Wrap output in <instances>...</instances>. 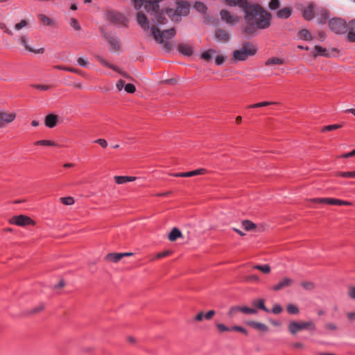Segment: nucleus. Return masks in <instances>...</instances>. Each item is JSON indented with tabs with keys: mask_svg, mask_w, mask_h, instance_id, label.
Wrapping results in <instances>:
<instances>
[{
	"mask_svg": "<svg viewBox=\"0 0 355 355\" xmlns=\"http://www.w3.org/2000/svg\"><path fill=\"white\" fill-rule=\"evenodd\" d=\"M28 26V21L26 19H22L20 22H19L15 25V29L17 31H19L21 28L26 27Z\"/></svg>",
	"mask_w": 355,
	"mask_h": 355,
	"instance_id": "obj_45",
	"label": "nucleus"
},
{
	"mask_svg": "<svg viewBox=\"0 0 355 355\" xmlns=\"http://www.w3.org/2000/svg\"><path fill=\"white\" fill-rule=\"evenodd\" d=\"M310 201L317 203L334 205H351L352 203L348 201L341 200L339 199L322 198H313Z\"/></svg>",
	"mask_w": 355,
	"mask_h": 355,
	"instance_id": "obj_9",
	"label": "nucleus"
},
{
	"mask_svg": "<svg viewBox=\"0 0 355 355\" xmlns=\"http://www.w3.org/2000/svg\"><path fill=\"white\" fill-rule=\"evenodd\" d=\"M241 311V306H234L230 308L228 312V315L230 318L234 317L237 312Z\"/></svg>",
	"mask_w": 355,
	"mask_h": 355,
	"instance_id": "obj_50",
	"label": "nucleus"
},
{
	"mask_svg": "<svg viewBox=\"0 0 355 355\" xmlns=\"http://www.w3.org/2000/svg\"><path fill=\"white\" fill-rule=\"evenodd\" d=\"M232 329V331H239V332H241V333H243L244 334H247V331L245 330V329L243 328L242 327H240V326H233L232 327H231Z\"/></svg>",
	"mask_w": 355,
	"mask_h": 355,
	"instance_id": "obj_59",
	"label": "nucleus"
},
{
	"mask_svg": "<svg viewBox=\"0 0 355 355\" xmlns=\"http://www.w3.org/2000/svg\"><path fill=\"white\" fill-rule=\"evenodd\" d=\"M275 103H275V102L263 101V102L257 103L255 104L250 105L248 107V108H258V107H265V106H268V105L275 104Z\"/></svg>",
	"mask_w": 355,
	"mask_h": 355,
	"instance_id": "obj_40",
	"label": "nucleus"
},
{
	"mask_svg": "<svg viewBox=\"0 0 355 355\" xmlns=\"http://www.w3.org/2000/svg\"><path fill=\"white\" fill-rule=\"evenodd\" d=\"M338 175L343 178H355V171L349 172H339Z\"/></svg>",
	"mask_w": 355,
	"mask_h": 355,
	"instance_id": "obj_51",
	"label": "nucleus"
},
{
	"mask_svg": "<svg viewBox=\"0 0 355 355\" xmlns=\"http://www.w3.org/2000/svg\"><path fill=\"white\" fill-rule=\"evenodd\" d=\"M342 125L339 124H333V125H329L327 126L323 127L322 131L326 132V131H331L334 130H337L340 128Z\"/></svg>",
	"mask_w": 355,
	"mask_h": 355,
	"instance_id": "obj_46",
	"label": "nucleus"
},
{
	"mask_svg": "<svg viewBox=\"0 0 355 355\" xmlns=\"http://www.w3.org/2000/svg\"><path fill=\"white\" fill-rule=\"evenodd\" d=\"M206 173L207 170L202 168L189 172L174 173L172 175L174 177L190 178L195 175H204Z\"/></svg>",
	"mask_w": 355,
	"mask_h": 355,
	"instance_id": "obj_16",
	"label": "nucleus"
},
{
	"mask_svg": "<svg viewBox=\"0 0 355 355\" xmlns=\"http://www.w3.org/2000/svg\"><path fill=\"white\" fill-rule=\"evenodd\" d=\"M77 62L81 67H86L88 65V62L83 58H78L77 60Z\"/></svg>",
	"mask_w": 355,
	"mask_h": 355,
	"instance_id": "obj_61",
	"label": "nucleus"
},
{
	"mask_svg": "<svg viewBox=\"0 0 355 355\" xmlns=\"http://www.w3.org/2000/svg\"><path fill=\"white\" fill-rule=\"evenodd\" d=\"M247 324L252 328L259 330L260 331L266 332L268 331V327L263 323H261L255 321H248Z\"/></svg>",
	"mask_w": 355,
	"mask_h": 355,
	"instance_id": "obj_23",
	"label": "nucleus"
},
{
	"mask_svg": "<svg viewBox=\"0 0 355 355\" xmlns=\"http://www.w3.org/2000/svg\"><path fill=\"white\" fill-rule=\"evenodd\" d=\"M347 24L340 18H333L329 21V28L337 34L347 32Z\"/></svg>",
	"mask_w": 355,
	"mask_h": 355,
	"instance_id": "obj_7",
	"label": "nucleus"
},
{
	"mask_svg": "<svg viewBox=\"0 0 355 355\" xmlns=\"http://www.w3.org/2000/svg\"><path fill=\"white\" fill-rule=\"evenodd\" d=\"M288 329L289 332L295 335L300 331L302 329H310L315 330V325L312 321H306V322H297V321H291L289 322L288 325Z\"/></svg>",
	"mask_w": 355,
	"mask_h": 355,
	"instance_id": "obj_5",
	"label": "nucleus"
},
{
	"mask_svg": "<svg viewBox=\"0 0 355 355\" xmlns=\"http://www.w3.org/2000/svg\"><path fill=\"white\" fill-rule=\"evenodd\" d=\"M122 258L123 254H121V253H110L107 254L105 257L107 261L114 263L119 261Z\"/></svg>",
	"mask_w": 355,
	"mask_h": 355,
	"instance_id": "obj_32",
	"label": "nucleus"
},
{
	"mask_svg": "<svg viewBox=\"0 0 355 355\" xmlns=\"http://www.w3.org/2000/svg\"><path fill=\"white\" fill-rule=\"evenodd\" d=\"M176 34V31L174 28H171L164 31H161L158 28L153 26L151 28V35L156 42L163 43L164 38L169 39L174 37Z\"/></svg>",
	"mask_w": 355,
	"mask_h": 355,
	"instance_id": "obj_6",
	"label": "nucleus"
},
{
	"mask_svg": "<svg viewBox=\"0 0 355 355\" xmlns=\"http://www.w3.org/2000/svg\"><path fill=\"white\" fill-rule=\"evenodd\" d=\"M286 310L290 314H297L300 312L299 309L293 304H288L286 306Z\"/></svg>",
	"mask_w": 355,
	"mask_h": 355,
	"instance_id": "obj_41",
	"label": "nucleus"
},
{
	"mask_svg": "<svg viewBox=\"0 0 355 355\" xmlns=\"http://www.w3.org/2000/svg\"><path fill=\"white\" fill-rule=\"evenodd\" d=\"M125 90L130 94H132L136 91V87L131 83L126 84L125 85Z\"/></svg>",
	"mask_w": 355,
	"mask_h": 355,
	"instance_id": "obj_54",
	"label": "nucleus"
},
{
	"mask_svg": "<svg viewBox=\"0 0 355 355\" xmlns=\"http://www.w3.org/2000/svg\"><path fill=\"white\" fill-rule=\"evenodd\" d=\"M103 37L107 40L110 46L112 52H117L121 49L120 39L114 34L106 33L103 28L101 29Z\"/></svg>",
	"mask_w": 355,
	"mask_h": 355,
	"instance_id": "obj_8",
	"label": "nucleus"
},
{
	"mask_svg": "<svg viewBox=\"0 0 355 355\" xmlns=\"http://www.w3.org/2000/svg\"><path fill=\"white\" fill-rule=\"evenodd\" d=\"M215 325H216V327L217 328L218 331L220 334L232 331L231 327H228L225 326L224 324L217 322V323H216Z\"/></svg>",
	"mask_w": 355,
	"mask_h": 355,
	"instance_id": "obj_39",
	"label": "nucleus"
},
{
	"mask_svg": "<svg viewBox=\"0 0 355 355\" xmlns=\"http://www.w3.org/2000/svg\"><path fill=\"white\" fill-rule=\"evenodd\" d=\"M177 6V8L175 11L172 8H168L166 10V15L171 19V20L175 21H180V17L181 16L187 15L190 9V5L185 1H178Z\"/></svg>",
	"mask_w": 355,
	"mask_h": 355,
	"instance_id": "obj_4",
	"label": "nucleus"
},
{
	"mask_svg": "<svg viewBox=\"0 0 355 355\" xmlns=\"http://www.w3.org/2000/svg\"><path fill=\"white\" fill-rule=\"evenodd\" d=\"M18 43L21 46H22L26 51H27L28 52L34 53L36 54H43L45 51L44 48H40L37 49H35L32 48L29 45L28 39L27 36H26V35H21L18 38Z\"/></svg>",
	"mask_w": 355,
	"mask_h": 355,
	"instance_id": "obj_11",
	"label": "nucleus"
},
{
	"mask_svg": "<svg viewBox=\"0 0 355 355\" xmlns=\"http://www.w3.org/2000/svg\"><path fill=\"white\" fill-rule=\"evenodd\" d=\"M137 21L144 31H148L150 28L149 22L146 16L142 11H139L137 15Z\"/></svg>",
	"mask_w": 355,
	"mask_h": 355,
	"instance_id": "obj_17",
	"label": "nucleus"
},
{
	"mask_svg": "<svg viewBox=\"0 0 355 355\" xmlns=\"http://www.w3.org/2000/svg\"><path fill=\"white\" fill-rule=\"evenodd\" d=\"M225 57L222 55H217L215 59V62L217 65H221L225 62Z\"/></svg>",
	"mask_w": 355,
	"mask_h": 355,
	"instance_id": "obj_58",
	"label": "nucleus"
},
{
	"mask_svg": "<svg viewBox=\"0 0 355 355\" xmlns=\"http://www.w3.org/2000/svg\"><path fill=\"white\" fill-rule=\"evenodd\" d=\"M0 28L3 31L4 33L12 35V32L10 30L5 24H0Z\"/></svg>",
	"mask_w": 355,
	"mask_h": 355,
	"instance_id": "obj_60",
	"label": "nucleus"
},
{
	"mask_svg": "<svg viewBox=\"0 0 355 355\" xmlns=\"http://www.w3.org/2000/svg\"><path fill=\"white\" fill-rule=\"evenodd\" d=\"M194 8L201 13H204L206 11V6L200 2H196L194 5Z\"/></svg>",
	"mask_w": 355,
	"mask_h": 355,
	"instance_id": "obj_47",
	"label": "nucleus"
},
{
	"mask_svg": "<svg viewBox=\"0 0 355 355\" xmlns=\"http://www.w3.org/2000/svg\"><path fill=\"white\" fill-rule=\"evenodd\" d=\"M284 60L278 58H270L268 59L265 63L266 65L269 66L272 64H283Z\"/></svg>",
	"mask_w": 355,
	"mask_h": 355,
	"instance_id": "obj_37",
	"label": "nucleus"
},
{
	"mask_svg": "<svg viewBox=\"0 0 355 355\" xmlns=\"http://www.w3.org/2000/svg\"><path fill=\"white\" fill-rule=\"evenodd\" d=\"M254 305L266 312H269V310L264 305L263 300H259L258 301L254 302Z\"/></svg>",
	"mask_w": 355,
	"mask_h": 355,
	"instance_id": "obj_44",
	"label": "nucleus"
},
{
	"mask_svg": "<svg viewBox=\"0 0 355 355\" xmlns=\"http://www.w3.org/2000/svg\"><path fill=\"white\" fill-rule=\"evenodd\" d=\"M253 268L260 270L264 274H268L270 272V267L269 265H254Z\"/></svg>",
	"mask_w": 355,
	"mask_h": 355,
	"instance_id": "obj_38",
	"label": "nucleus"
},
{
	"mask_svg": "<svg viewBox=\"0 0 355 355\" xmlns=\"http://www.w3.org/2000/svg\"><path fill=\"white\" fill-rule=\"evenodd\" d=\"M16 119V114L8 111L0 112V128H6Z\"/></svg>",
	"mask_w": 355,
	"mask_h": 355,
	"instance_id": "obj_10",
	"label": "nucleus"
},
{
	"mask_svg": "<svg viewBox=\"0 0 355 355\" xmlns=\"http://www.w3.org/2000/svg\"><path fill=\"white\" fill-rule=\"evenodd\" d=\"M31 86L35 89H38L43 90V91H46L50 88L49 85H46L34 84V85H32Z\"/></svg>",
	"mask_w": 355,
	"mask_h": 355,
	"instance_id": "obj_57",
	"label": "nucleus"
},
{
	"mask_svg": "<svg viewBox=\"0 0 355 355\" xmlns=\"http://www.w3.org/2000/svg\"><path fill=\"white\" fill-rule=\"evenodd\" d=\"M216 53V51L213 49H209L207 51H205L201 55V58L206 60L210 61L212 58V56Z\"/></svg>",
	"mask_w": 355,
	"mask_h": 355,
	"instance_id": "obj_33",
	"label": "nucleus"
},
{
	"mask_svg": "<svg viewBox=\"0 0 355 355\" xmlns=\"http://www.w3.org/2000/svg\"><path fill=\"white\" fill-rule=\"evenodd\" d=\"M347 40L350 42H355V19L347 24Z\"/></svg>",
	"mask_w": 355,
	"mask_h": 355,
	"instance_id": "obj_18",
	"label": "nucleus"
},
{
	"mask_svg": "<svg viewBox=\"0 0 355 355\" xmlns=\"http://www.w3.org/2000/svg\"><path fill=\"white\" fill-rule=\"evenodd\" d=\"M60 201L65 205H71L75 202L74 199L71 196L62 197L60 198Z\"/></svg>",
	"mask_w": 355,
	"mask_h": 355,
	"instance_id": "obj_43",
	"label": "nucleus"
},
{
	"mask_svg": "<svg viewBox=\"0 0 355 355\" xmlns=\"http://www.w3.org/2000/svg\"><path fill=\"white\" fill-rule=\"evenodd\" d=\"M257 53L255 46L250 42H245L240 49L232 52V60L244 61L249 56H252Z\"/></svg>",
	"mask_w": 355,
	"mask_h": 355,
	"instance_id": "obj_3",
	"label": "nucleus"
},
{
	"mask_svg": "<svg viewBox=\"0 0 355 355\" xmlns=\"http://www.w3.org/2000/svg\"><path fill=\"white\" fill-rule=\"evenodd\" d=\"M291 9L290 8L286 7L279 10L277 12V16L281 19H286L291 15Z\"/></svg>",
	"mask_w": 355,
	"mask_h": 355,
	"instance_id": "obj_31",
	"label": "nucleus"
},
{
	"mask_svg": "<svg viewBox=\"0 0 355 355\" xmlns=\"http://www.w3.org/2000/svg\"><path fill=\"white\" fill-rule=\"evenodd\" d=\"M70 25L75 29V30H77V31H79L80 30V26L78 23V21H77V19H76L75 18H71V22H70Z\"/></svg>",
	"mask_w": 355,
	"mask_h": 355,
	"instance_id": "obj_56",
	"label": "nucleus"
},
{
	"mask_svg": "<svg viewBox=\"0 0 355 355\" xmlns=\"http://www.w3.org/2000/svg\"><path fill=\"white\" fill-rule=\"evenodd\" d=\"M241 312L245 314H256L257 313V310L247 306H241Z\"/></svg>",
	"mask_w": 355,
	"mask_h": 355,
	"instance_id": "obj_42",
	"label": "nucleus"
},
{
	"mask_svg": "<svg viewBox=\"0 0 355 355\" xmlns=\"http://www.w3.org/2000/svg\"><path fill=\"white\" fill-rule=\"evenodd\" d=\"M215 39L218 42L227 43L230 40V34L223 28H217L215 31Z\"/></svg>",
	"mask_w": 355,
	"mask_h": 355,
	"instance_id": "obj_14",
	"label": "nucleus"
},
{
	"mask_svg": "<svg viewBox=\"0 0 355 355\" xmlns=\"http://www.w3.org/2000/svg\"><path fill=\"white\" fill-rule=\"evenodd\" d=\"M36 145H44V146H55L56 144L50 140H40L35 142Z\"/></svg>",
	"mask_w": 355,
	"mask_h": 355,
	"instance_id": "obj_48",
	"label": "nucleus"
},
{
	"mask_svg": "<svg viewBox=\"0 0 355 355\" xmlns=\"http://www.w3.org/2000/svg\"><path fill=\"white\" fill-rule=\"evenodd\" d=\"M96 59L98 60V62H100L101 63V64H103V66L105 67H109L110 69H113L114 71L118 72V73H121V70H120L119 69L118 67L114 65V64H110V62H108L106 60H105L104 58H103L102 57L98 55L96 56Z\"/></svg>",
	"mask_w": 355,
	"mask_h": 355,
	"instance_id": "obj_29",
	"label": "nucleus"
},
{
	"mask_svg": "<svg viewBox=\"0 0 355 355\" xmlns=\"http://www.w3.org/2000/svg\"><path fill=\"white\" fill-rule=\"evenodd\" d=\"M243 10L245 22L243 33L246 35H256L259 29H266L270 26L271 15L259 5L248 3Z\"/></svg>",
	"mask_w": 355,
	"mask_h": 355,
	"instance_id": "obj_1",
	"label": "nucleus"
},
{
	"mask_svg": "<svg viewBox=\"0 0 355 355\" xmlns=\"http://www.w3.org/2000/svg\"><path fill=\"white\" fill-rule=\"evenodd\" d=\"M242 226L246 231H250L256 228L257 225L249 220L242 221Z\"/></svg>",
	"mask_w": 355,
	"mask_h": 355,
	"instance_id": "obj_34",
	"label": "nucleus"
},
{
	"mask_svg": "<svg viewBox=\"0 0 355 355\" xmlns=\"http://www.w3.org/2000/svg\"><path fill=\"white\" fill-rule=\"evenodd\" d=\"M109 19L116 24H123L125 21V17L119 12H110L109 13Z\"/></svg>",
	"mask_w": 355,
	"mask_h": 355,
	"instance_id": "obj_20",
	"label": "nucleus"
},
{
	"mask_svg": "<svg viewBox=\"0 0 355 355\" xmlns=\"http://www.w3.org/2000/svg\"><path fill=\"white\" fill-rule=\"evenodd\" d=\"M216 312L214 310L209 311L207 313H204L205 319L209 320H211L213 316L215 315Z\"/></svg>",
	"mask_w": 355,
	"mask_h": 355,
	"instance_id": "obj_62",
	"label": "nucleus"
},
{
	"mask_svg": "<svg viewBox=\"0 0 355 355\" xmlns=\"http://www.w3.org/2000/svg\"><path fill=\"white\" fill-rule=\"evenodd\" d=\"M9 222L18 226L35 224V222L30 217L25 215L15 216L10 219Z\"/></svg>",
	"mask_w": 355,
	"mask_h": 355,
	"instance_id": "obj_12",
	"label": "nucleus"
},
{
	"mask_svg": "<svg viewBox=\"0 0 355 355\" xmlns=\"http://www.w3.org/2000/svg\"><path fill=\"white\" fill-rule=\"evenodd\" d=\"M272 313L275 314H279L282 311V308L279 304H275L272 310Z\"/></svg>",
	"mask_w": 355,
	"mask_h": 355,
	"instance_id": "obj_64",
	"label": "nucleus"
},
{
	"mask_svg": "<svg viewBox=\"0 0 355 355\" xmlns=\"http://www.w3.org/2000/svg\"><path fill=\"white\" fill-rule=\"evenodd\" d=\"M220 15L222 20L230 26H234L239 21V17L238 15H232L226 10H222Z\"/></svg>",
	"mask_w": 355,
	"mask_h": 355,
	"instance_id": "obj_13",
	"label": "nucleus"
},
{
	"mask_svg": "<svg viewBox=\"0 0 355 355\" xmlns=\"http://www.w3.org/2000/svg\"><path fill=\"white\" fill-rule=\"evenodd\" d=\"M329 17L328 11L324 8H320L318 10V22L319 24L324 23Z\"/></svg>",
	"mask_w": 355,
	"mask_h": 355,
	"instance_id": "obj_25",
	"label": "nucleus"
},
{
	"mask_svg": "<svg viewBox=\"0 0 355 355\" xmlns=\"http://www.w3.org/2000/svg\"><path fill=\"white\" fill-rule=\"evenodd\" d=\"M114 178L116 184H122L128 182L135 181L137 178L132 176H114Z\"/></svg>",
	"mask_w": 355,
	"mask_h": 355,
	"instance_id": "obj_27",
	"label": "nucleus"
},
{
	"mask_svg": "<svg viewBox=\"0 0 355 355\" xmlns=\"http://www.w3.org/2000/svg\"><path fill=\"white\" fill-rule=\"evenodd\" d=\"M37 17L40 23L43 26L53 27L55 24L53 19H51L50 17H47L44 14H39Z\"/></svg>",
	"mask_w": 355,
	"mask_h": 355,
	"instance_id": "obj_21",
	"label": "nucleus"
},
{
	"mask_svg": "<svg viewBox=\"0 0 355 355\" xmlns=\"http://www.w3.org/2000/svg\"><path fill=\"white\" fill-rule=\"evenodd\" d=\"M162 0H134L135 9L139 10L144 6L145 10L151 15H154L153 20L158 24H165L167 21L163 12L159 11V3Z\"/></svg>",
	"mask_w": 355,
	"mask_h": 355,
	"instance_id": "obj_2",
	"label": "nucleus"
},
{
	"mask_svg": "<svg viewBox=\"0 0 355 355\" xmlns=\"http://www.w3.org/2000/svg\"><path fill=\"white\" fill-rule=\"evenodd\" d=\"M314 4L311 3L303 12V16L306 20H311L314 17Z\"/></svg>",
	"mask_w": 355,
	"mask_h": 355,
	"instance_id": "obj_26",
	"label": "nucleus"
},
{
	"mask_svg": "<svg viewBox=\"0 0 355 355\" xmlns=\"http://www.w3.org/2000/svg\"><path fill=\"white\" fill-rule=\"evenodd\" d=\"M58 116L54 114H49L46 116L44 123L45 125L48 128H54L58 122Z\"/></svg>",
	"mask_w": 355,
	"mask_h": 355,
	"instance_id": "obj_19",
	"label": "nucleus"
},
{
	"mask_svg": "<svg viewBox=\"0 0 355 355\" xmlns=\"http://www.w3.org/2000/svg\"><path fill=\"white\" fill-rule=\"evenodd\" d=\"M335 51H336L335 49H331V51H329L325 48H323L320 46L316 45L315 46V51L313 53V55L314 57L321 55V56L329 58V57L334 55Z\"/></svg>",
	"mask_w": 355,
	"mask_h": 355,
	"instance_id": "obj_15",
	"label": "nucleus"
},
{
	"mask_svg": "<svg viewBox=\"0 0 355 355\" xmlns=\"http://www.w3.org/2000/svg\"><path fill=\"white\" fill-rule=\"evenodd\" d=\"M178 51L184 55L190 56L193 53L192 47L187 44L181 43L178 45Z\"/></svg>",
	"mask_w": 355,
	"mask_h": 355,
	"instance_id": "obj_24",
	"label": "nucleus"
},
{
	"mask_svg": "<svg viewBox=\"0 0 355 355\" xmlns=\"http://www.w3.org/2000/svg\"><path fill=\"white\" fill-rule=\"evenodd\" d=\"M347 295L350 298L355 300V286L349 285L347 286Z\"/></svg>",
	"mask_w": 355,
	"mask_h": 355,
	"instance_id": "obj_49",
	"label": "nucleus"
},
{
	"mask_svg": "<svg viewBox=\"0 0 355 355\" xmlns=\"http://www.w3.org/2000/svg\"><path fill=\"white\" fill-rule=\"evenodd\" d=\"M181 237H182V234L180 230L176 227L173 228L168 236V239L171 241H175L178 238Z\"/></svg>",
	"mask_w": 355,
	"mask_h": 355,
	"instance_id": "obj_28",
	"label": "nucleus"
},
{
	"mask_svg": "<svg viewBox=\"0 0 355 355\" xmlns=\"http://www.w3.org/2000/svg\"><path fill=\"white\" fill-rule=\"evenodd\" d=\"M293 283V279L285 277L282 281H280L278 284L275 285L272 288L274 291H279L284 288L290 286Z\"/></svg>",
	"mask_w": 355,
	"mask_h": 355,
	"instance_id": "obj_22",
	"label": "nucleus"
},
{
	"mask_svg": "<svg viewBox=\"0 0 355 355\" xmlns=\"http://www.w3.org/2000/svg\"><path fill=\"white\" fill-rule=\"evenodd\" d=\"M324 327L329 331H336L338 329V326L333 322H327L325 324Z\"/></svg>",
	"mask_w": 355,
	"mask_h": 355,
	"instance_id": "obj_55",
	"label": "nucleus"
},
{
	"mask_svg": "<svg viewBox=\"0 0 355 355\" xmlns=\"http://www.w3.org/2000/svg\"><path fill=\"white\" fill-rule=\"evenodd\" d=\"M95 142L101 146L103 148H106L107 146V142L104 139H98L95 141Z\"/></svg>",
	"mask_w": 355,
	"mask_h": 355,
	"instance_id": "obj_63",
	"label": "nucleus"
},
{
	"mask_svg": "<svg viewBox=\"0 0 355 355\" xmlns=\"http://www.w3.org/2000/svg\"><path fill=\"white\" fill-rule=\"evenodd\" d=\"M279 0H271L269 3V8L271 10H275L279 7Z\"/></svg>",
	"mask_w": 355,
	"mask_h": 355,
	"instance_id": "obj_53",
	"label": "nucleus"
},
{
	"mask_svg": "<svg viewBox=\"0 0 355 355\" xmlns=\"http://www.w3.org/2000/svg\"><path fill=\"white\" fill-rule=\"evenodd\" d=\"M225 3L230 6H238L242 9L246 6L248 3L247 0H224Z\"/></svg>",
	"mask_w": 355,
	"mask_h": 355,
	"instance_id": "obj_30",
	"label": "nucleus"
},
{
	"mask_svg": "<svg viewBox=\"0 0 355 355\" xmlns=\"http://www.w3.org/2000/svg\"><path fill=\"white\" fill-rule=\"evenodd\" d=\"M302 286L308 291H311L315 288L314 284L311 282H304L301 284Z\"/></svg>",
	"mask_w": 355,
	"mask_h": 355,
	"instance_id": "obj_52",
	"label": "nucleus"
},
{
	"mask_svg": "<svg viewBox=\"0 0 355 355\" xmlns=\"http://www.w3.org/2000/svg\"><path fill=\"white\" fill-rule=\"evenodd\" d=\"M298 37L304 40H311L312 39L311 33L306 29H303L298 33Z\"/></svg>",
	"mask_w": 355,
	"mask_h": 355,
	"instance_id": "obj_36",
	"label": "nucleus"
},
{
	"mask_svg": "<svg viewBox=\"0 0 355 355\" xmlns=\"http://www.w3.org/2000/svg\"><path fill=\"white\" fill-rule=\"evenodd\" d=\"M55 68L60 69V70H64V71L76 73L80 74L81 76H83V74H84V73L82 71L75 69V68L65 67H62V66H60V65L55 66Z\"/></svg>",
	"mask_w": 355,
	"mask_h": 355,
	"instance_id": "obj_35",
	"label": "nucleus"
}]
</instances>
